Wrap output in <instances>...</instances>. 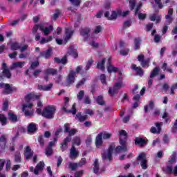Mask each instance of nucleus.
Here are the masks:
<instances>
[{
	"label": "nucleus",
	"instance_id": "f257e3e1",
	"mask_svg": "<svg viewBox=\"0 0 177 177\" xmlns=\"http://www.w3.org/2000/svg\"><path fill=\"white\" fill-rule=\"evenodd\" d=\"M128 133L125 130H121L119 132V143L120 145L116 147L115 151L116 153L120 151H128Z\"/></svg>",
	"mask_w": 177,
	"mask_h": 177
},
{
	"label": "nucleus",
	"instance_id": "f03ea898",
	"mask_svg": "<svg viewBox=\"0 0 177 177\" xmlns=\"http://www.w3.org/2000/svg\"><path fill=\"white\" fill-rule=\"evenodd\" d=\"M82 70V66H78L76 68V71H74L73 70L71 71L68 74L66 81V86H71L75 82V75L76 74H81L82 75V73L81 71Z\"/></svg>",
	"mask_w": 177,
	"mask_h": 177
},
{
	"label": "nucleus",
	"instance_id": "7ed1b4c3",
	"mask_svg": "<svg viewBox=\"0 0 177 177\" xmlns=\"http://www.w3.org/2000/svg\"><path fill=\"white\" fill-rule=\"evenodd\" d=\"M56 114V106L54 105H48L43 109L42 117L46 120H53Z\"/></svg>",
	"mask_w": 177,
	"mask_h": 177
},
{
	"label": "nucleus",
	"instance_id": "20e7f679",
	"mask_svg": "<svg viewBox=\"0 0 177 177\" xmlns=\"http://www.w3.org/2000/svg\"><path fill=\"white\" fill-rule=\"evenodd\" d=\"M69 136H67L66 138L64 139V141L62 143H61L60 149L62 151H66V149L68 147V143L69 142H71V136H74L75 133H77V129H71L68 132Z\"/></svg>",
	"mask_w": 177,
	"mask_h": 177
},
{
	"label": "nucleus",
	"instance_id": "39448f33",
	"mask_svg": "<svg viewBox=\"0 0 177 177\" xmlns=\"http://www.w3.org/2000/svg\"><path fill=\"white\" fill-rule=\"evenodd\" d=\"M125 86L122 82L114 83L113 87H109L108 93L111 97H113L115 95H118L120 90Z\"/></svg>",
	"mask_w": 177,
	"mask_h": 177
},
{
	"label": "nucleus",
	"instance_id": "423d86ee",
	"mask_svg": "<svg viewBox=\"0 0 177 177\" xmlns=\"http://www.w3.org/2000/svg\"><path fill=\"white\" fill-rule=\"evenodd\" d=\"M137 164H140L142 169H147V159L146 158V153L145 152L140 153L136 158Z\"/></svg>",
	"mask_w": 177,
	"mask_h": 177
},
{
	"label": "nucleus",
	"instance_id": "0eeeda50",
	"mask_svg": "<svg viewBox=\"0 0 177 177\" xmlns=\"http://www.w3.org/2000/svg\"><path fill=\"white\" fill-rule=\"evenodd\" d=\"M114 149H115V145H109L107 149V153H102V160H109V161L113 160V153L114 151Z\"/></svg>",
	"mask_w": 177,
	"mask_h": 177
},
{
	"label": "nucleus",
	"instance_id": "6e6552de",
	"mask_svg": "<svg viewBox=\"0 0 177 177\" xmlns=\"http://www.w3.org/2000/svg\"><path fill=\"white\" fill-rule=\"evenodd\" d=\"M67 107H68V104L64 103V106L62 107L63 111L65 113H71V114H73V115H75L77 114V104L74 103L72 106L71 109H67Z\"/></svg>",
	"mask_w": 177,
	"mask_h": 177
},
{
	"label": "nucleus",
	"instance_id": "1a4fd4ad",
	"mask_svg": "<svg viewBox=\"0 0 177 177\" xmlns=\"http://www.w3.org/2000/svg\"><path fill=\"white\" fill-rule=\"evenodd\" d=\"M24 159L26 160H30L34 156V151L31 150L30 146H26L24 151Z\"/></svg>",
	"mask_w": 177,
	"mask_h": 177
},
{
	"label": "nucleus",
	"instance_id": "9d476101",
	"mask_svg": "<svg viewBox=\"0 0 177 177\" xmlns=\"http://www.w3.org/2000/svg\"><path fill=\"white\" fill-rule=\"evenodd\" d=\"M138 62H140V66L142 68H145L147 66H149V64L150 63V58L145 59V55L143 54H140L138 56Z\"/></svg>",
	"mask_w": 177,
	"mask_h": 177
},
{
	"label": "nucleus",
	"instance_id": "9b49d317",
	"mask_svg": "<svg viewBox=\"0 0 177 177\" xmlns=\"http://www.w3.org/2000/svg\"><path fill=\"white\" fill-rule=\"evenodd\" d=\"M38 131V127H37V124L34 122H30L27 127V132L30 135H34Z\"/></svg>",
	"mask_w": 177,
	"mask_h": 177
},
{
	"label": "nucleus",
	"instance_id": "f8f14e48",
	"mask_svg": "<svg viewBox=\"0 0 177 177\" xmlns=\"http://www.w3.org/2000/svg\"><path fill=\"white\" fill-rule=\"evenodd\" d=\"M52 57V48H48L46 51H41L39 55L38 56V59H41V57H44V59H49Z\"/></svg>",
	"mask_w": 177,
	"mask_h": 177
},
{
	"label": "nucleus",
	"instance_id": "ddd939ff",
	"mask_svg": "<svg viewBox=\"0 0 177 177\" xmlns=\"http://www.w3.org/2000/svg\"><path fill=\"white\" fill-rule=\"evenodd\" d=\"M13 92H17V88L11 87L10 84H6L4 86L3 93H6V95H10V93H13Z\"/></svg>",
	"mask_w": 177,
	"mask_h": 177
},
{
	"label": "nucleus",
	"instance_id": "4468645a",
	"mask_svg": "<svg viewBox=\"0 0 177 177\" xmlns=\"http://www.w3.org/2000/svg\"><path fill=\"white\" fill-rule=\"evenodd\" d=\"M103 145V133H100L95 138V146L97 149H100Z\"/></svg>",
	"mask_w": 177,
	"mask_h": 177
},
{
	"label": "nucleus",
	"instance_id": "2eb2a0df",
	"mask_svg": "<svg viewBox=\"0 0 177 177\" xmlns=\"http://www.w3.org/2000/svg\"><path fill=\"white\" fill-rule=\"evenodd\" d=\"M136 146H140V147H145L147 145V140L142 138L136 137L135 139Z\"/></svg>",
	"mask_w": 177,
	"mask_h": 177
},
{
	"label": "nucleus",
	"instance_id": "dca6fc26",
	"mask_svg": "<svg viewBox=\"0 0 177 177\" xmlns=\"http://www.w3.org/2000/svg\"><path fill=\"white\" fill-rule=\"evenodd\" d=\"M53 88V83H50L48 85L39 84L37 86V89L39 91H44V92H49Z\"/></svg>",
	"mask_w": 177,
	"mask_h": 177
},
{
	"label": "nucleus",
	"instance_id": "f3484780",
	"mask_svg": "<svg viewBox=\"0 0 177 177\" xmlns=\"http://www.w3.org/2000/svg\"><path fill=\"white\" fill-rule=\"evenodd\" d=\"M80 35L82 37H84L85 39L89 37V34L91 33V28L89 27H85L82 28L80 30Z\"/></svg>",
	"mask_w": 177,
	"mask_h": 177
},
{
	"label": "nucleus",
	"instance_id": "a211bd4d",
	"mask_svg": "<svg viewBox=\"0 0 177 177\" xmlns=\"http://www.w3.org/2000/svg\"><path fill=\"white\" fill-rule=\"evenodd\" d=\"M78 156H80V152L77 151V149H75V147L74 145H72L70 151L69 158H71V160H74V158H77Z\"/></svg>",
	"mask_w": 177,
	"mask_h": 177
},
{
	"label": "nucleus",
	"instance_id": "6ab92c4d",
	"mask_svg": "<svg viewBox=\"0 0 177 177\" xmlns=\"http://www.w3.org/2000/svg\"><path fill=\"white\" fill-rule=\"evenodd\" d=\"M131 69L136 71L137 75L140 77H143V74H145V71L142 69L140 66H137L136 64L131 65Z\"/></svg>",
	"mask_w": 177,
	"mask_h": 177
},
{
	"label": "nucleus",
	"instance_id": "aec40b11",
	"mask_svg": "<svg viewBox=\"0 0 177 177\" xmlns=\"http://www.w3.org/2000/svg\"><path fill=\"white\" fill-rule=\"evenodd\" d=\"M40 30L44 32V35H49L50 31H53V26L50 25L48 27H44V25L40 26Z\"/></svg>",
	"mask_w": 177,
	"mask_h": 177
},
{
	"label": "nucleus",
	"instance_id": "412c9836",
	"mask_svg": "<svg viewBox=\"0 0 177 177\" xmlns=\"http://www.w3.org/2000/svg\"><path fill=\"white\" fill-rule=\"evenodd\" d=\"M44 167H45V163L42 161L39 162L35 167V171H34L35 175H38L39 174V171H44Z\"/></svg>",
	"mask_w": 177,
	"mask_h": 177
},
{
	"label": "nucleus",
	"instance_id": "4be33fe9",
	"mask_svg": "<svg viewBox=\"0 0 177 177\" xmlns=\"http://www.w3.org/2000/svg\"><path fill=\"white\" fill-rule=\"evenodd\" d=\"M73 34H74V30H71L70 28H66L64 41L67 42L73 37Z\"/></svg>",
	"mask_w": 177,
	"mask_h": 177
},
{
	"label": "nucleus",
	"instance_id": "5701e85b",
	"mask_svg": "<svg viewBox=\"0 0 177 177\" xmlns=\"http://www.w3.org/2000/svg\"><path fill=\"white\" fill-rule=\"evenodd\" d=\"M68 54H69L71 56H73L75 59H77L78 57V53L77 52V50L74 49V46H70L68 49Z\"/></svg>",
	"mask_w": 177,
	"mask_h": 177
},
{
	"label": "nucleus",
	"instance_id": "b1692460",
	"mask_svg": "<svg viewBox=\"0 0 177 177\" xmlns=\"http://www.w3.org/2000/svg\"><path fill=\"white\" fill-rule=\"evenodd\" d=\"M54 61L55 63H57V64H66V63H67V55L64 56L61 59L55 57Z\"/></svg>",
	"mask_w": 177,
	"mask_h": 177
},
{
	"label": "nucleus",
	"instance_id": "393cba45",
	"mask_svg": "<svg viewBox=\"0 0 177 177\" xmlns=\"http://www.w3.org/2000/svg\"><path fill=\"white\" fill-rule=\"evenodd\" d=\"M75 119L78 120L80 122H84V121H86V120H88V115H82L80 112H78L76 114Z\"/></svg>",
	"mask_w": 177,
	"mask_h": 177
},
{
	"label": "nucleus",
	"instance_id": "a878e982",
	"mask_svg": "<svg viewBox=\"0 0 177 177\" xmlns=\"http://www.w3.org/2000/svg\"><path fill=\"white\" fill-rule=\"evenodd\" d=\"M174 14V9L173 8H169L168 13L165 16V19L169 23V24H171L172 23V15Z\"/></svg>",
	"mask_w": 177,
	"mask_h": 177
},
{
	"label": "nucleus",
	"instance_id": "bb28decb",
	"mask_svg": "<svg viewBox=\"0 0 177 177\" xmlns=\"http://www.w3.org/2000/svg\"><path fill=\"white\" fill-rule=\"evenodd\" d=\"M44 74H46V75H57V69L52 68H47L44 71Z\"/></svg>",
	"mask_w": 177,
	"mask_h": 177
},
{
	"label": "nucleus",
	"instance_id": "cd10ccee",
	"mask_svg": "<svg viewBox=\"0 0 177 177\" xmlns=\"http://www.w3.org/2000/svg\"><path fill=\"white\" fill-rule=\"evenodd\" d=\"M160 73V68L158 66H156L151 72L149 77L151 78H154V77H157Z\"/></svg>",
	"mask_w": 177,
	"mask_h": 177
},
{
	"label": "nucleus",
	"instance_id": "c85d7f7f",
	"mask_svg": "<svg viewBox=\"0 0 177 177\" xmlns=\"http://www.w3.org/2000/svg\"><path fill=\"white\" fill-rule=\"evenodd\" d=\"M140 42H142L140 37H137V38L134 39V49H135V50H138L140 49Z\"/></svg>",
	"mask_w": 177,
	"mask_h": 177
},
{
	"label": "nucleus",
	"instance_id": "c756f323",
	"mask_svg": "<svg viewBox=\"0 0 177 177\" xmlns=\"http://www.w3.org/2000/svg\"><path fill=\"white\" fill-rule=\"evenodd\" d=\"M106 64V58H103L101 62H98L97 64V68L101 70L102 71H104V64Z\"/></svg>",
	"mask_w": 177,
	"mask_h": 177
},
{
	"label": "nucleus",
	"instance_id": "7c9ffc66",
	"mask_svg": "<svg viewBox=\"0 0 177 177\" xmlns=\"http://www.w3.org/2000/svg\"><path fill=\"white\" fill-rule=\"evenodd\" d=\"M121 13H122V11L121 10H118V12H115V11L112 12V14L109 17V20H115L118 15H121Z\"/></svg>",
	"mask_w": 177,
	"mask_h": 177
},
{
	"label": "nucleus",
	"instance_id": "2f4dec72",
	"mask_svg": "<svg viewBox=\"0 0 177 177\" xmlns=\"http://www.w3.org/2000/svg\"><path fill=\"white\" fill-rule=\"evenodd\" d=\"M161 68L162 70H163V71H167V73H170V74L174 73V71L172 70V68H168V64L165 62L162 64Z\"/></svg>",
	"mask_w": 177,
	"mask_h": 177
},
{
	"label": "nucleus",
	"instance_id": "473e14b6",
	"mask_svg": "<svg viewBox=\"0 0 177 177\" xmlns=\"http://www.w3.org/2000/svg\"><path fill=\"white\" fill-rule=\"evenodd\" d=\"M8 120H10V121L12 122H17V115L12 112H9Z\"/></svg>",
	"mask_w": 177,
	"mask_h": 177
},
{
	"label": "nucleus",
	"instance_id": "72a5a7b5",
	"mask_svg": "<svg viewBox=\"0 0 177 177\" xmlns=\"http://www.w3.org/2000/svg\"><path fill=\"white\" fill-rule=\"evenodd\" d=\"M167 171L168 174L177 175V165L174 167V169H172V166H167Z\"/></svg>",
	"mask_w": 177,
	"mask_h": 177
},
{
	"label": "nucleus",
	"instance_id": "f704fd0d",
	"mask_svg": "<svg viewBox=\"0 0 177 177\" xmlns=\"http://www.w3.org/2000/svg\"><path fill=\"white\" fill-rule=\"evenodd\" d=\"M99 160L95 159L93 163V172L94 174H98L99 173Z\"/></svg>",
	"mask_w": 177,
	"mask_h": 177
},
{
	"label": "nucleus",
	"instance_id": "c9c22d12",
	"mask_svg": "<svg viewBox=\"0 0 177 177\" xmlns=\"http://www.w3.org/2000/svg\"><path fill=\"white\" fill-rule=\"evenodd\" d=\"M95 101L97 102V104H99V106H104V104H106V102L103 100L102 95H98L96 97Z\"/></svg>",
	"mask_w": 177,
	"mask_h": 177
},
{
	"label": "nucleus",
	"instance_id": "e433bc0d",
	"mask_svg": "<svg viewBox=\"0 0 177 177\" xmlns=\"http://www.w3.org/2000/svg\"><path fill=\"white\" fill-rule=\"evenodd\" d=\"M80 146L81 145V138L76 136L73 139L72 146Z\"/></svg>",
	"mask_w": 177,
	"mask_h": 177
},
{
	"label": "nucleus",
	"instance_id": "4c0bfd02",
	"mask_svg": "<svg viewBox=\"0 0 177 177\" xmlns=\"http://www.w3.org/2000/svg\"><path fill=\"white\" fill-rule=\"evenodd\" d=\"M107 71L109 73V74H111V73H117L118 71V68L115 67L113 65H108Z\"/></svg>",
	"mask_w": 177,
	"mask_h": 177
},
{
	"label": "nucleus",
	"instance_id": "58836bf2",
	"mask_svg": "<svg viewBox=\"0 0 177 177\" xmlns=\"http://www.w3.org/2000/svg\"><path fill=\"white\" fill-rule=\"evenodd\" d=\"M20 45L19 42H13L10 45V49L12 50H19V49H20Z\"/></svg>",
	"mask_w": 177,
	"mask_h": 177
},
{
	"label": "nucleus",
	"instance_id": "ea45409f",
	"mask_svg": "<svg viewBox=\"0 0 177 177\" xmlns=\"http://www.w3.org/2000/svg\"><path fill=\"white\" fill-rule=\"evenodd\" d=\"M177 161V153L174 152L171 156V159L168 161L169 164L171 165V164H175Z\"/></svg>",
	"mask_w": 177,
	"mask_h": 177
},
{
	"label": "nucleus",
	"instance_id": "a19ab883",
	"mask_svg": "<svg viewBox=\"0 0 177 177\" xmlns=\"http://www.w3.org/2000/svg\"><path fill=\"white\" fill-rule=\"evenodd\" d=\"M78 167H80V165H78V163L72 162H68V168L69 169H71V171H75V169H77Z\"/></svg>",
	"mask_w": 177,
	"mask_h": 177
},
{
	"label": "nucleus",
	"instance_id": "79ce46f5",
	"mask_svg": "<svg viewBox=\"0 0 177 177\" xmlns=\"http://www.w3.org/2000/svg\"><path fill=\"white\" fill-rule=\"evenodd\" d=\"M0 122L3 126L6 125V124H8V118H6V116H5V115L2 113H0Z\"/></svg>",
	"mask_w": 177,
	"mask_h": 177
},
{
	"label": "nucleus",
	"instance_id": "37998d69",
	"mask_svg": "<svg viewBox=\"0 0 177 177\" xmlns=\"http://www.w3.org/2000/svg\"><path fill=\"white\" fill-rule=\"evenodd\" d=\"M14 160L15 162H21V153H20V151H17L15 153Z\"/></svg>",
	"mask_w": 177,
	"mask_h": 177
},
{
	"label": "nucleus",
	"instance_id": "c03bdc74",
	"mask_svg": "<svg viewBox=\"0 0 177 177\" xmlns=\"http://www.w3.org/2000/svg\"><path fill=\"white\" fill-rule=\"evenodd\" d=\"M38 142L41 147H44V146H45V139L44 138V136H39Z\"/></svg>",
	"mask_w": 177,
	"mask_h": 177
},
{
	"label": "nucleus",
	"instance_id": "a18cd8bd",
	"mask_svg": "<svg viewBox=\"0 0 177 177\" xmlns=\"http://www.w3.org/2000/svg\"><path fill=\"white\" fill-rule=\"evenodd\" d=\"M62 15V12H60V10L56 9L55 10V13L53 15V20H57L59 19V16Z\"/></svg>",
	"mask_w": 177,
	"mask_h": 177
},
{
	"label": "nucleus",
	"instance_id": "49530a36",
	"mask_svg": "<svg viewBox=\"0 0 177 177\" xmlns=\"http://www.w3.org/2000/svg\"><path fill=\"white\" fill-rule=\"evenodd\" d=\"M92 64H93V59H89L87 63L86 64V67L84 70L86 71H88V70L91 69V67L92 66Z\"/></svg>",
	"mask_w": 177,
	"mask_h": 177
},
{
	"label": "nucleus",
	"instance_id": "de8ad7c7",
	"mask_svg": "<svg viewBox=\"0 0 177 177\" xmlns=\"http://www.w3.org/2000/svg\"><path fill=\"white\" fill-rule=\"evenodd\" d=\"M100 80L102 84H103V85H107V80H106V75H104V74L100 75Z\"/></svg>",
	"mask_w": 177,
	"mask_h": 177
},
{
	"label": "nucleus",
	"instance_id": "09e8293b",
	"mask_svg": "<svg viewBox=\"0 0 177 177\" xmlns=\"http://www.w3.org/2000/svg\"><path fill=\"white\" fill-rule=\"evenodd\" d=\"M102 31H103V26L99 25L95 27L93 30V34H99L100 32H102Z\"/></svg>",
	"mask_w": 177,
	"mask_h": 177
},
{
	"label": "nucleus",
	"instance_id": "8fccbe9b",
	"mask_svg": "<svg viewBox=\"0 0 177 177\" xmlns=\"http://www.w3.org/2000/svg\"><path fill=\"white\" fill-rule=\"evenodd\" d=\"M16 67H23V62H15L13 63L12 65L11 66L10 68L11 70H13L14 68H16Z\"/></svg>",
	"mask_w": 177,
	"mask_h": 177
},
{
	"label": "nucleus",
	"instance_id": "3c124183",
	"mask_svg": "<svg viewBox=\"0 0 177 177\" xmlns=\"http://www.w3.org/2000/svg\"><path fill=\"white\" fill-rule=\"evenodd\" d=\"M25 100L26 102H30V100H34V93H30L26 95Z\"/></svg>",
	"mask_w": 177,
	"mask_h": 177
},
{
	"label": "nucleus",
	"instance_id": "603ef678",
	"mask_svg": "<svg viewBox=\"0 0 177 177\" xmlns=\"http://www.w3.org/2000/svg\"><path fill=\"white\" fill-rule=\"evenodd\" d=\"M38 66H39V61H35L32 62L30 69V70H34L35 68H37V67H38Z\"/></svg>",
	"mask_w": 177,
	"mask_h": 177
},
{
	"label": "nucleus",
	"instance_id": "864d4df0",
	"mask_svg": "<svg viewBox=\"0 0 177 177\" xmlns=\"http://www.w3.org/2000/svg\"><path fill=\"white\" fill-rule=\"evenodd\" d=\"M85 95V91H84L83 90L80 91L77 95V98L78 100H82V99L84 98V95Z\"/></svg>",
	"mask_w": 177,
	"mask_h": 177
},
{
	"label": "nucleus",
	"instance_id": "5fc2aeb1",
	"mask_svg": "<svg viewBox=\"0 0 177 177\" xmlns=\"http://www.w3.org/2000/svg\"><path fill=\"white\" fill-rule=\"evenodd\" d=\"M135 6H136V1L135 0H130L129 1L130 10H133L135 9Z\"/></svg>",
	"mask_w": 177,
	"mask_h": 177
},
{
	"label": "nucleus",
	"instance_id": "6e6d98bb",
	"mask_svg": "<svg viewBox=\"0 0 177 177\" xmlns=\"http://www.w3.org/2000/svg\"><path fill=\"white\" fill-rule=\"evenodd\" d=\"M64 133H68V132H70V124L69 123H65L64 124Z\"/></svg>",
	"mask_w": 177,
	"mask_h": 177
},
{
	"label": "nucleus",
	"instance_id": "4d7b16f0",
	"mask_svg": "<svg viewBox=\"0 0 177 177\" xmlns=\"http://www.w3.org/2000/svg\"><path fill=\"white\" fill-rule=\"evenodd\" d=\"M53 153V149L50 147H46V156H50Z\"/></svg>",
	"mask_w": 177,
	"mask_h": 177
},
{
	"label": "nucleus",
	"instance_id": "13d9d810",
	"mask_svg": "<svg viewBox=\"0 0 177 177\" xmlns=\"http://www.w3.org/2000/svg\"><path fill=\"white\" fill-rule=\"evenodd\" d=\"M71 3L74 6H80L81 5V0H69Z\"/></svg>",
	"mask_w": 177,
	"mask_h": 177
},
{
	"label": "nucleus",
	"instance_id": "bf43d9fd",
	"mask_svg": "<svg viewBox=\"0 0 177 177\" xmlns=\"http://www.w3.org/2000/svg\"><path fill=\"white\" fill-rule=\"evenodd\" d=\"M86 82V79L83 78L76 85V88L78 89V88H80V86H82V85H84V84H85V82Z\"/></svg>",
	"mask_w": 177,
	"mask_h": 177
},
{
	"label": "nucleus",
	"instance_id": "052dcab7",
	"mask_svg": "<svg viewBox=\"0 0 177 177\" xmlns=\"http://www.w3.org/2000/svg\"><path fill=\"white\" fill-rule=\"evenodd\" d=\"M142 6H143V4H142V3H139V4L136 6V10H135V12H134L135 16H136L137 15H138L139 11L140 10Z\"/></svg>",
	"mask_w": 177,
	"mask_h": 177
},
{
	"label": "nucleus",
	"instance_id": "680f3d73",
	"mask_svg": "<svg viewBox=\"0 0 177 177\" xmlns=\"http://www.w3.org/2000/svg\"><path fill=\"white\" fill-rule=\"evenodd\" d=\"M175 89H177V82L171 86L170 89V95H175Z\"/></svg>",
	"mask_w": 177,
	"mask_h": 177
},
{
	"label": "nucleus",
	"instance_id": "e2e57ef3",
	"mask_svg": "<svg viewBox=\"0 0 177 177\" xmlns=\"http://www.w3.org/2000/svg\"><path fill=\"white\" fill-rule=\"evenodd\" d=\"M8 109H9V102L5 101L3 104L2 110L3 111H6Z\"/></svg>",
	"mask_w": 177,
	"mask_h": 177
},
{
	"label": "nucleus",
	"instance_id": "0e129e2a",
	"mask_svg": "<svg viewBox=\"0 0 177 177\" xmlns=\"http://www.w3.org/2000/svg\"><path fill=\"white\" fill-rule=\"evenodd\" d=\"M153 41L156 44H158V42H160V41H161V35H155L154 38H153Z\"/></svg>",
	"mask_w": 177,
	"mask_h": 177
},
{
	"label": "nucleus",
	"instance_id": "69168bd1",
	"mask_svg": "<svg viewBox=\"0 0 177 177\" xmlns=\"http://www.w3.org/2000/svg\"><path fill=\"white\" fill-rule=\"evenodd\" d=\"M110 138H111V133H102V138L104 140H107V139H110Z\"/></svg>",
	"mask_w": 177,
	"mask_h": 177
},
{
	"label": "nucleus",
	"instance_id": "338daca9",
	"mask_svg": "<svg viewBox=\"0 0 177 177\" xmlns=\"http://www.w3.org/2000/svg\"><path fill=\"white\" fill-rule=\"evenodd\" d=\"M82 175H84V170H80L75 173L74 177H81Z\"/></svg>",
	"mask_w": 177,
	"mask_h": 177
},
{
	"label": "nucleus",
	"instance_id": "774afa93",
	"mask_svg": "<svg viewBox=\"0 0 177 177\" xmlns=\"http://www.w3.org/2000/svg\"><path fill=\"white\" fill-rule=\"evenodd\" d=\"M0 142L1 143H3L4 145H6L7 143V141H6V136L5 135H2L1 137H0Z\"/></svg>",
	"mask_w": 177,
	"mask_h": 177
}]
</instances>
